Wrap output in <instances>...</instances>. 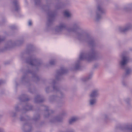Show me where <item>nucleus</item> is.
<instances>
[{
  "instance_id": "obj_26",
  "label": "nucleus",
  "mask_w": 132,
  "mask_h": 132,
  "mask_svg": "<svg viewBox=\"0 0 132 132\" xmlns=\"http://www.w3.org/2000/svg\"><path fill=\"white\" fill-rule=\"evenodd\" d=\"M24 126L26 128L27 127H30V129H29V130L28 131H26V130H24V132H30L31 130V125L28 123H25L24 125Z\"/></svg>"
},
{
  "instance_id": "obj_15",
  "label": "nucleus",
  "mask_w": 132,
  "mask_h": 132,
  "mask_svg": "<svg viewBox=\"0 0 132 132\" xmlns=\"http://www.w3.org/2000/svg\"><path fill=\"white\" fill-rule=\"evenodd\" d=\"M99 90L97 89H95L92 90L90 95V97L96 98L99 95Z\"/></svg>"
},
{
  "instance_id": "obj_19",
  "label": "nucleus",
  "mask_w": 132,
  "mask_h": 132,
  "mask_svg": "<svg viewBox=\"0 0 132 132\" xmlns=\"http://www.w3.org/2000/svg\"><path fill=\"white\" fill-rule=\"evenodd\" d=\"M123 10L125 11H129L132 10V4H128L124 6Z\"/></svg>"
},
{
  "instance_id": "obj_35",
  "label": "nucleus",
  "mask_w": 132,
  "mask_h": 132,
  "mask_svg": "<svg viewBox=\"0 0 132 132\" xmlns=\"http://www.w3.org/2000/svg\"><path fill=\"white\" fill-rule=\"evenodd\" d=\"M122 84L123 86H126L127 85V84L126 82L124 80L122 81Z\"/></svg>"
},
{
  "instance_id": "obj_37",
  "label": "nucleus",
  "mask_w": 132,
  "mask_h": 132,
  "mask_svg": "<svg viewBox=\"0 0 132 132\" xmlns=\"http://www.w3.org/2000/svg\"><path fill=\"white\" fill-rule=\"evenodd\" d=\"M126 129L127 130H130L132 131V128H130L128 126H127L126 127Z\"/></svg>"
},
{
  "instance_id": "obj_27",
  "label": "nucleus",
  "mask_w": 132,
  "mask_h": 132,
  "mask_svg": "<svg viewBox=\"0 0 132 132\" xmlns=\"http://www.w3.org/2000/svg\"><path fill=\"white\" fill-rule=\"evenodd\" d=\"M32 51V47L31 45H30L28 47V49L27 50V52L28 53H29L30 52H31Z\"/></svg>"
},
{
  "instance_id": "obj_48",
  "label": "nucleus",
  "mask_w": 132,
  "mask_h": 132,
  "mask_svg": "<svg viewBox=\"0 0 132 132\" xmlns=\"http://www.w3.org/2000/svg\"><path fill=\"white\" fill-rule=\"evenodd\" d=\"M90 13V15H92V14H91V13Z\"/></svg>"
},
{
  "instance_id": "obj_18",
  "label": "nucleus",
  "mask_w": 132,
  "mask_h": 132,
  "mask_svg": "<svg viewBox=\"0 0 132 132\" xmlns=\"http://www.w3.org/2000/svg\"><path fill=\"white\" fill-rule=\"evenodd\" d=\"M89 101V104L91 106H94L96 102V99L95 98L90 97Z\"/></svg>"
},
{
  "instance_id": "obj_22",
  "label": "nucleus",
  "mask_w": 132,
  "mask_h": 132,
  "mask_svg": "<svg viewBox=\"0 0 132 132\" xmlns=\"http://www.w3.org/2000/svg\"><path fill=\"white\" fill-rule=\"evenodd\" d=\"M92 74L89 75L88 76L84 77L82 79V80L83 82H86L89 80L92 77Z\"/></svg>"
},
{
  "instance_id": "obj_45",
  "label": "nucleus",
  "mask_w": 132,
  "mask_h": 132,
  "mask_svg": "<svg viewBox=\"0 0 132 132\" xmlns=\"http://www.w3.org/2000/svg\"><path fill=\"white\" fill-rule=\"evenodd\" d=\"M27 120H29V117L28 116H27Z\"/></svg>"
},
{
  "instance_id": "obj_10",
  "label": "nucleus",
  "mask_w": 132,
  "mask_h": 132,
  "mask_svg": "<svg viewBox=\"0 0 132 132\" xmlns=\"http://www.w3.org/2000/svg\"><path fill=\"white\" fill-rule=\"evenodd\" d=\"M66 114V113L65 111L62 112L61 116H57L53 117L50 120V122L51 123H56L57 122H62L63 121L62 116H64Z\"/></svg>"
},
{
  "instance_id": "obj_8",
  "label": "nucleus",
  "mask_w": 132,
  "mask_h": 132,
  "mask_svg": "<svg viewBox=\"0 0 132 132\" xmlns=\"http://www.w3.org/2000/svg\"><path fill=\"white\" fill-rule=\"evenodd\" d=\"M105 11L102 6L98 5L97 7V10L96 12L95 20L98 21L100 20L102 18V15L105 13Z\"/></svg>"
},
{
  "instance_id": "obj_16",
  "label": "nucleus",
  "mask_w": 132,
  "mask_h": 132,
  "mask_svg": "<svg viewBox=\"0 0 132 132\" xmlns=\"http://www.w3.org/2000/svg\"><path fill=\"white\" fill-rule=\"evenodd\" d=\"M19 101L21 102H25L30 100L28 96L26 94H23L18 97Z\"/></svg>"
},
{
  "instance_id": "obj_28",
  "label": "nucleus",
  "mask_w": 132,
  "mask_h": 132,
  "mask_svg": "<svg viewBox=\"0 0 132 132\" xmlns=\"http://www.w3.org/2000/svg\"><path fill=\"white\" fill-rule=\"evenodd\" d=\"M126 108L127 109H129L131 108L132 106L130 105V103L127 102V103H126Z\"/></svg>"
},
{
  "instance_id": "obj_3",
  "label": "nucleus",
  "mask_w": 132,
  "mask_h": 132,
  "mask_svg": "<svg viewBox=\"0 0 132 132\" xmlns=\"http://www.w3.org/2000/svg\"><path fill=\"white\" fill-rule=\"evenodd\" d=\"M102 57V55L94 48L86 53L82 52L80 55L79 60H78L75 64V69L78 70L80 68V61L86 60L88 62L100 59Z\"/></svg>"
},
{
  "instance_id": "obj_11",
  "label": "nucleus",
  "mask_w": 132,
  "mask_h": 132,
  "mask_svg": "<svg viewBox=\"0 0 132 132\" xmlns=\"http://www.w3.org/2000/svg\"><path fill=\"white\" fill-rule=\"evenodd\" d=\"M68 70L65 68H61V69L57 71L56 78V80H59L61 79L62 76L63 74L67 73Z\"/></svg>"
},
{
  "instance_id": "obj_33",
  "label": "nucleus",
  "mask_w": 132,
  "mask_h": 132,
  "mask_svg": "<svg viewBox=\"0 0 132 132\" xmlns=\"http://www.w3.org/2000/svg\"><path fill=\"white\" fill-rule=\"evenodd\" d=\"M124 101L126 103H127V102L130 103V100L129 98H127L124 99Z\"/></svg>"
},
{
  "instance_id": "obj_38",
  "label": "nucleus",
  "mask_w": 132,
  "mask_h": 132,
  "mask_svg": "<svg viewBox=\"0 0 132 132\" xmlns=\"http://www.w3.org/2000/svg\"><path fill=\"white\" fill-rule=\"evenodd\" d=\"M20 120L22 121H24L25 120V119L22 116H21L20 118Z\"/></svg>"
},
{
  "instance_id": "obj_34",
  "label": "nucleus",
  "mask_w": 132,
  "mask_h": 132,
  "mask_svg": "<svg viewBox=\"0 0 132 132\" xmlns=\"http://www.w3.org/2000/svg\"><path fill=\"white\" fill-rule=\"evenodd\" d=\"M11 29L12 30H14L16 29V27L15 26H12L10 27Z\"/></svg>"
},
{
  "instance_id": "obj_23",
  "label": "nucleus",
  "mask_w": 132,
  "mask_h": 132,
  "mask_svg": "<svg viewBox=\"0 0 132 132\" xmlns=\"http://www.w3.org/2000/svg\"><path fill=\"white\" fill-rule=\"evenodd\" d=\"M64 15L67 18H69L71 16V13L68 10H65L64 12Z\"/></svg>"
},
{
  "instance_id": "obj_2",
  "label": "nucleus",
  "mask_w": 132,
  "mask_h": 132,
  "mask_svg": "<svg viewBox=\"0 0 132 132\" xmlns=\"http://www.w3.org/2000/svg\"><path fill=\"white\" fill-rule=\"evenodd\" d=\"M73 28L67 29L68 32H73L75 34V38L81 42L87 43L90 47H94L96 43L94 37L90 34L86 33L80 28L78 23L75 22L72 25Z\"/></svg>"
},
{
  "instance_id": "obj_5",
  "label": "nucleus",
  "mask_w": 132,
  "mask_h": 132,
  "mask_svg": "<svg viewBox=\"0 0 132 132\" xmlns=\"http://www.w3.org/2000/svg\"><path fill=\"white\" fill-rule=\"evenodd\" d=\"M121 57V60L119 62V67L121 69L125 70V76H128L132 72V69L129 67L127 65L129 60V58L124 54H122Z\"/></svg>"
},
{
  "instance_id": "obj_47",
  "label": "nucleus",
  "mask_w": 132,
  "mask_h": 132,
  "mask_svg": "<svg viewBox=\"0 0 132 132\" xmlns=\"http://www.w3.org/2000/svg\"><path fill=\"white\" fill-rule=\"evenodd\" d=\"M2 116V115L0 114V118Z\"/></svg>"
},
{
  "instance_id": "obj_36",
  "label": "nucleus",
  "mask_w": 132,
  "mask_h": 132,
  "mask_svg": "<svg viewBox=\"0 0 132 132\" xmlns=\"http://www.w3.org/2000/svg\"><path fill=\"white\" fill-rule=\"evenodd\" d=\"M65 132H75V131L73 129H70L67 130Z\"/></svg>"
},
{
  "instance_id": "obj_1",
  "label": "nucleus",
  "mask_w": 132,
  "mask_h": 132,
  "mask_svg": "<svg viewBox=\"0 0 132 132\" xmlns=\"http://www.w3.org/2000/svg\"><path fill=\"white\" fill-rule=\"evenodd\" d=\"M26 62L28 64L32 67L33 69L34 68H36L35 70H33L31 71L30 69H28L24 72V74L21 78V82L22 84L28 86L30 85L28 78L29 74H31L32 76V80L36 83H37L40 80V78L37 74V71L38 70L37 67L40 66L41 62L39 60L32 56L26 59Z\"/></svg>"
},
{
  "instance_id": "obj_12",
  "label": "nucleus",
  "mask_w": 132,
  "mask_h": 132,
  "mask_svg": "<svg viewBox=\"0 0 132 132\" xmlns=\"http://www.w3.org/2000/svg\"><path fill=\"white\" fill-rule=\"evenodd\" d=\"M132 28V25L131 23L127 24L125 27H120L119 30L121 32L125 33Z\"/></svg>"
},
{
  "instance_id": "obj_39",
  "label": "nucleus",
  "mask_w": 132,
  "mask_h": 132,
  "mask_svg": "<svg viewBox=\"0 0 132 132\" xmlns=\"http://www.w3.org/2000/svg\"><path fill=\"white\" fill-rule=\"evenodd\" d=\"M34 91V89L32 90L30 88H29V91L31 93H33Z\"/></svg>"
},
{
  "instance_id": "obj_46",
  "label": "nucleus",
  "mask_w": 132,
  "mask_h": 132,
  "mask_svg": "<svg viewBox=\"0 0 132 132\" xmlns=\"http://www.w3.org/2000/svg\"><path fill=\"white\" fill-rule=\"evenodd\" d=\"M56 8L57 9H60V8H61V7H56Z\"/></svg>"
},
{
  "instance_id": "obj_7",
  "label": "nucleus",
  "mask_w": 132,
  "mask_h": 132,
  "mask_svg": "<svg viewBox=\"0 0 132 132\" xmlns=\"http://www.w3.org/2000/svg\"><path fill=\"white\" fill-rule=\"evenodd\" d=\"M20 104L16 105L14 106V109L16 112H19L21 111L22 113H25L26 112L32 110L33 107L31 105H29V104H26V105L23 107L22 109L20 108Z\"/></svg>"
},
{
  "instance_id": "obj_21",
  "label": "nucleus",
  "mask_w": 132,
  "mask_h": 132,
  "mask_svg": "<svg viewBox=\"0 0 132 132\" xmlns=\"http://www.w3.org/2000/svg\"><path fill=\"white\" fill-rule=\"evenodd\" d=\"M13 3L15 7V11H18L20 9V7L18 3L17 0H14L13 2Z\"/></svg>"
},
{
  "instance_id": "obj_6",
  "label": "nucleus",
  "mask_w": 132,
  "mask_h": 132,
  "mask_svg": "<svg viewBox=\"0 0 132 132\" xmlns=\"http://www.w3.org/2000/svg\"><path fill=\"white\" fill-rule=\"evenodd\" d=\"M24 41L23 38H20L15 41L10 40L5 44V48L6 50H7L13 47L20 46L23 44Z\"/></svg>"
},
{
  "instance_id": "obj_13",
  "label": "nucleus",
  "mask_w": 132,
  "mask_h": 132,
  "mask_svg": "<svg viewBox=\"0 0 132 132\" xmlns=\"http://www.w3.org/2000/svg\"><path fill=\"white\" fill-rule=\"evenodd\" d=\"M66 27V25L64 23H61L58 26L56 27L55 29V31L57 33L60 32L63 30L67 29Z\"/></svg>"
},
{
  "instance_id": "obj_20",
  "label": "nucleus",
  "mask_w": 132,
  "mask_h": 132,
  "mask_svg": "<svg viewBox=\"0 0 132 132\" xmlns=\"http://www.w3.org/2000/svg\"><path fill=\"white\" fill-rule=\"evenodd\" d=\"M78 120L77 117H73L70 119L69 121V123L70 125H72Z\"/></svg>"
},
{
  "instance_id": "obj_41",
  "label": "nucleus",
  "mask_w": 132,
  "mask_h": 132,
  "mask_svg": "<svg viewBox=\"0 0 132 132\" xmlns=\"http://www.w3.org/2000/svg\"><path fill=\"white\" fill-rule=\"evenodd\" d=\"M32 24V22L31 21L29 20L28 22V25L29 26H31Z\"/></svg>"
},
{
  "instance_id": "obj_43",
  "label": "nucleus",
  "mask_w": 132,
  "mask_h": 132,
  "mask_svg": "<svg viewBox=\"0 0 132 132\" xmlns=\"http://www.w3.org/2000/svg\"><path fill=\"white\" fill-rule=\"evenodd\" d=\"M3 82V81L2 80H0V85L2 84Z\"/></svg>"
},
{
  "instance_id": "obj_17",
  "label": "nucleus",
  "mask_w": 132,
  "mask_h": 132,
  "mask_svg": "<svg viewBox=\"0 0 132 132\" xmlns=\"http://www.w3.org/2000/svg\"><path fill=\"white\" fill-rule=\"evenodd\" d=\"M44 100L43 96L40 95H37L34 98L35 102L36 103L42 102Z\"/></svg>"
},
{
  "instance_id": "obj_14",
  "label": "nucleus",
  "mask_w": 132,
  "mask_h": 132,
  "mask_svg": "<svg viewBox=\"0 0 132 132\" xmlns=\"http://www.w3.org/2000/svg\"><path fill=\"white\" fill-rule=\"evenodd\" d=\"M45 110V113L44 116L45 117H48L50 115L51 113H52L54 112L52 110L50 109L49 108L46 106H43Z\"/></svg>"
},
{
  "instance_id": "obj_32",
  "label": "nucleus",
  "mask_w": 132,
  "mask_h": 132,
  "mask_svg": "<svg viewBox=\"0 0 132 132\" xmlns=\"http://www.w3.org/2000/svg\"><path fill=\"white\" fill-rule=\"evenodd\" d=\"M102 117L106 120L108 118V116L106 114H104L102 115Z\"/></svg>"
},
{
  "instance_id": "obj_29",
  "label": "nucleus",
  "mask_w": 132,
  "mask_h": 132,
  "mask_svg": "<svg viewBox=\"0 0 132 132\" xmlns=\"http://www.w3.org/2000/svg\"><path fill=\"white\" fill-rule=\"evenodd\" d=\"M56 63V61L55 60H52L50 62V64L51 65H52L55 64Z\"/></svg>"
},
{
  "instance_id": "obj_30",
  "label": "nucleus",
  "mask_w": 132,
  "mask_h": 132,
  "mask_svg": "<svg viewBox=\"0 0 132 132\" xmlns=\"http://www.w3.org/2000/svg\"><path fill=\"white\" fill-rule=\"evenodd\" d=\"M35 4L36 5H38L40 4V0H35Z\"/></svg>"
},
{
  "instance_id": "obj_9",
  "label": "nucleus",
  "mask_w": 132,
  "mask_h": 132,
  "mask_svg": "<svg viewBox=\"0 0 132 132\" xmlns=\"http://www.w3.org/2000/svg\"><path fill=\"white\" fill-rule=\"evenodd\" d=\"M56 14V13L55 11H48V17L47 23V25L48 26H50L52 24Z\"/></svg>"
},
{
  "instance_id": "obj_24",
  "label": "nucleus",
  "mask_w": 132,
  "mask_h": 132,
  "mask_svg": "<svg viewBox=\"0 0 132 132\" xmlns=\"http://www.w3.org/2000/svg\"><path fill=\"white\" fill-rule=\"evenodd\" d=\"M17 112L15 111H11L9 112V114L10 115L11 117H15L17 114Z\"/></svg>"
},
{
  "instance_id": "obj_42",
  "label": "nucleus",
  "mask_w": 132,
  "mask_h": 132,
  "mask_svg": "<svg viewBox=\"0 0 132 132\" xmlns=\"http://www.w3.org/2000/svg\"><path fill=\"white\" fill-rule=\"evenodd\" d=\"M0 132H5L4 130L2 128H0Z\"/></svg>"
},
{
  "instance_id": "obj_44",
  "label": "nucleus",
  "mask_w": 132,
  "mask_h": 132,
  "mask_svg": "<svg viewBox=\"0 0 132 132\" xmlns=\"http://www.w3.org/2000/svg\"><path fill=\"white\" fill-rule=\"evenodd\" d=\"M57 103L59 105H60L61 104V102L60 101H59V102H58V103Z\"/></svg>"
},
{
  "instance_id": "obj_31",
  "label": "nucleus",
  "mask_w": 132,
  "mask_h": 132,
  "mask_svg": "<svg viewBox=\"0 0 132 132\" xmlns=\"http://www.w3.org/2000/svg\"><path fill=\"white\" fill-rule=\"evenodd\" d=\"M50 86H47L46 87L45 91L47 93H49L50 91Z\"/></svg>"
},
{
  "instance_id": "obj_4",
  "label": "nucleus",
  "mask_w": 132,
  "mask_h": 132,
  "mask_svg": "<svg viewBox=\"0 0 132 132\" xmlns=\"http://www.w3.org/2000/svg\"><path fill=\"white\" fill-rule=\"evenodd\" d=\"M51 83L50 84L52 85L53 86V88L54 91L57 93L58 96L56 95H53L50 96L49 100L50 102L57 101L59 99L64 98L65 97V95L61 91L60 88L56 86V82L55 80H52L51 79L50 82Z\"/></svg>"
},
{
  "instance_id": "obj_25",
  "label": "nucleus",
  "mask_w": 132,
  "mask_h": 132,
  "mask_svg": "<svg viewBox=\"0 0 132 132\" xmlns=\"http://www.w3.org/2000/svg\"><path fill=\"white\" fill-rule=\"evenodd\" d=\"M40 119V116L39 114H37L34 115L33 120L35 121H36L39 120Z\"/></svg>"
},
{
  "instance_id": "obj_40",
  "label": "nucleus",
  "mask_w": 132,
  "mask_h": 132,
  "mask_svg": "<svg viewBox=\"0 0 132 132\" xmlns=\"http://www.w3.org/2000/svg\"><path fill=\"white\" fill-rule=\"evenodd\" d=\"M47 8V6H45V5H44L42 7V9H43L45 11V10L44 9H46V8Z\"/></svg>"
}]
</instances>
